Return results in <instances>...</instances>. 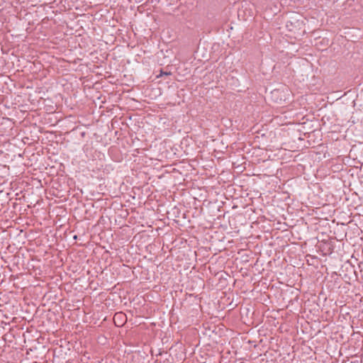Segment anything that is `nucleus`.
Returning a JSON list of instances; mask_svg holds the SVG:
<instances>
[{
  "mask_svg": "<svg viewBox=\"0 0 363 363\" xmlns=\"http://www.w3.org/2000/svg\"><path fill=\"white\" fill-rule=\"evenodd\" d=\"M122 315V313H115V315Z\"/></svg>",
  "mask_w": 363,
  "mask_h": 363,
  "instance_id": "nucleus-1",
  "label": "nucleus"
},
{
  "mask_svg": "<svg viewBox=\"0 0 363 363\" xmlns=\"http://www.w3.org/2000/svg\"><path fill=\"white\" fill-rule=\"evenodd\" d=\"M111 125H113V119H112V120L111 121Z\"/></svg>",
  "mask_w": 363,
  "mask_h": 363,
  "instance_id": "nucleus-2",
  "label": "nucleus"
}]
</instances>
